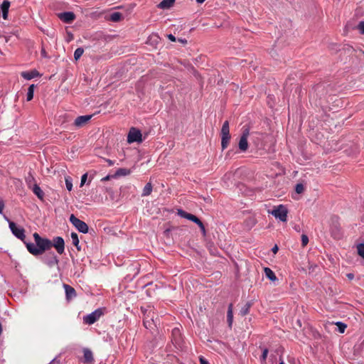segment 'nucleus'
<instances>
[{"mask_svg": "<svg viewBox=\"0 0 364 364\" xmlns=\"http://www.w3.org/2000/svg\"><path fill=\"white\" fill-rule=\"evenodd\" d=\"M33 236L35 243L24 242V244L28 251L33 256H40L53 247L52 241L49 239L41 237L37 232L33 233Z\"/></svg>", "mask_w": 364, "mask_h": 364, "instance_id": "f257e3e1", "label": "nucleus"}, {"mask_svg": "<svg viewBox=\"0 0 364 364\" xmlns=\"http://www.w3.org/2000/svg\"><path fill=\"white\" fill-rule=\"evenodd\" d=\"M107 312L105 307L98 308L90 314L83 317V322L85 324L92 325L98 321L101 316Z\"/></svg>", "mask_w": 364, "mask_h": 364, "instance_id": "f03ea898", "label": "nucleus"}, {"mask_svg": "<svg viewBox=\"0 0 364 364\" xmlns=\"http://www.w3.org/2000/svg\"><path fill=\"white\" fill-rule=\"evenodd\" d=\"M141 311L144 312V326L146 328H152L153 326H156V323L158 321V318L156 317L154 318L155 313L151 310L145 311H144V308L141 307Z\"/></svg>", "mask_w": 364, "mask_h": 364, "instance_id": "7ed1b4c3", "label": "nucleus"}, {"mask_svg": "<svg viewBox=\"0 0 364 364\" xmlns=\"http://www.w3.org/2000/svg\"><path fill=\"white\" fill-rule=\"evenodd\" d=\"M221 146L222 149H225L229 145L230 140V127L229 122H224L222 129H221Z\"/></svg>", "mask_w": 364, "mask_h": 364, "instance_id": "20e7f679", "label": "nucleus"}, {"mask_svg": "<svg viewBox=\"0 0 364 364\" xmlns=\"http://www.w3.org/2000/svg\"><path fill=\"white\" fill-rule=\"evenodd\" d=\"M9 222V228L12 232V234L18 239L21 240L22 242H26L25 240L26 239V235H25V230L21 226H18L14 222L9 220V219H6Z\"/></svg>", "mask_w": 364, "mask_h": 364, "instance_id": "39448f33", "label": "nucleus"}, {"mask_svg": "<svg viewBox=\"0 0 364 364\" xmlns=\"http://www.w3.org/2000/svg\"><path fill=\"white\" fill-rule=\"evenodd\" d=\"M41 260L50 268L58 266L59 263V259L54 252L46 253L41 257Z\"/></svg>", "mask_w": 364, "mask_h": 364, "instance_id": "423d86ee", "label": "nucleus"}, {"mask_svg": "<svg viewBox=\"0 0 364 364\" xmlns=\"http://www.w3.org/2000/svg\"><path fill=\"white\" fill-rule=\"evenodd\" d=\"M69 220L80 232L87 233L88 232V225L84 221L76 218L73 214L70 216Z\"/></svg>", "mask_w": 364, "mask_h": 364, "instance_id": "0eeeda50", "label": "nucleus"}, {"mask_svg": "<svg viewBox=\"0 0 364 364\" xmlns=\"http://www.w3.org/2000/svg\"><path fill=\"white\" fill-rule=\"evenodd\" d=\"M288 210L283 205H279L271 211V214L276 218H279L282 222H286L287 220Z\"/></svg>", "mask_w": 364, "mask_h": 364, "instance_id": "6e6552de", "label": "nucleus"}, {"mask_svg": "<svg viewBox=\"0 0 364 364\" xmlns=\"http://www.w3.org/2000/svg\"><path fill=\"white\" fill-rule=\"evenodd\" d=\"M143 139L141 131L136 128L132 127L128 133L127 142L129 144L134 142L141 143Z\"/></svg>", "mask_w": 364, "mask_h": 364, "instance_id": "1a4fd4ad", "label": "nucleus"}, {"mask_svg": "<svg viewBox=\"0 0 364 364\" xmlns=\"http://www.w3.org/2000/svg\"><path fill=\"white\" fill-rule=\"evenodd\" d=\"M249 134H250L249 129L248 128L244 129L242 131V134L240 138L239 143H238V147L242 152L246 151L248 149L249 145H248L247 138L249 136Z\"/></svg>", "mask_w": 364, "mask_h": 364, "instance_id": "9d476101", "label": "nucleus"}, {"mask_svg": "<svg viewBox=\"0 0 364 364\" xmlns=\"http://www.w3.org/2000/svg\"><path fill=\"white\" fill-rule=\"evenodd\" d=\"M92 114L79 116L74 120L73 126H74L76 129L82 128L88 123V122L92 119Z\"/></svg>", "mask_w": 364, "mask_h": 364, "instance_id": "9b49d317", "label": "nucleus"}, {"mask_svg": "<svg viewBox=\"0 0 364 364\" xmlns=\"http://www.w3.org/2000/svg\"><path fill=\"white\" fill-rule=\"evenodd\" d=\"M53 246L56 249L58 254L62 255L65 251V242L61 237H55L52 242Z\"/></svg>", "mask_w": 364, "mask_h": 364, "instance_id": "f8f14e48", "label": "nucleus"}, {"mask_svg": "<svg viewBox=\"0 0 364 364\" xmlns=\"http://www.w3.org/2000/svg\"><path fill=\"white\" fill-rule=\"evenodd\" d=\"M59 18L65 23H70L75 19V14L72 11H65L58 14Z\"/></svg>", "mask_w": 364, "mask_h": 364, "instance_id": "ddd939ff", "label": "nucleus"}, {"mask_svg": "<svg viewBox=\"0 0 364 364\" xmlns=\"http://www.w3.org/2000/svg\"><path fill=\"white\" fill-rule=\"evenodd\" d=\"M63 287L65 289V298L67 301H70L71 299L76 297V291L73 287L67 284H63Z\"/></svg>", "mask_w": 364, "mask_h": 364, "instance_id": "4468645a", "label": "nucleus"}, {"mask_svg": "<svg viewBox=\"0 0 364 364\" xmlns=\"http://www.w3.org/2000/svg\"><path fill=\"white\" fill-rule=\"evenodd\" d=\"M178 214L182 217V218H186L195 223H196L197 225L201 221L198 217H196V215H193V214H191V213H188L183 210H178Z\"/></svg>", "mask_w": 364, "mask_h": 364, "instance_id": "2eb2a0df", "label": "nucleus"}, {"mask_svg": "<svg viewBox=\"0 0 364 364\" xmlns=\"http://www.w3.org/2000/svg\"><path fill=\"white\" fill-rule=\"evenodd\" d=\"M93 360L92 352L88 348H85L83 350V363L90 364L92 363Z\"/></svg>", "mask_w": 364, "mask_h": 364, "instance_id": "dca6fc26", "label": "nucleus"}, {"mask_svg": "<svg viewBox=\"0 0 364 364\" xmlns=\"http://www.w3.org/2000/svg\"><path fill=\"white\" fill-rule=\"evenodd\" d=\"M9 6H10V1L8 0H4L1 5L2 17L4 19H6L8 17Z\"/></svg>", "mask_w": 364, "mask_h": 364, "instance_id": "f3484780", "label": "nucleus"}, {"mask_svg": "<svg viewBox=\"0 0 364 364\" xmlns=\"http://www.w3.org/2000/svg\"><path fill=\"white\" fill-rule=\"evenodd\" d=\"M39 73L36 70L31 71H25L21 73V76L25 80H30L37 76H38Z\"/></svg>", "mask_w": 364, "mask_h": 364, "instance_id": "a211bd4d", "label": "nucleus"}, {"mask_svg": "<svg viewBox=\"0 0 364 364\" xmlns=\"http://www.w3.org/2000/svg\"><path fill=\"white\" fill-rule=\"evenodd\" d=\"M101 227L105 233L111 235H114V229L111 224L105 222L101 225Z\"/></svg>", "mask_w": 364, "mask_h": 364, "instance_id": "6ab92c4d", "label": "nucleus"}, {"mask_svg": "<svg viewBox=\"0 0 364 364\" xmlns=\"http://www.w3.org/2000/svg\"><path fill=\"white\" fill-rule=\"evenodd\" d=\"M131 173V170L126 168H120L115 171V178L126 176Z\"/></svg>", "mask_w": 364, "mask_h": 364, "instance_id": "aec40b11", "label": "nucleus"}, {"mask_svg": "<svg viewBox=\"0 0 364 364\" xmlns=\"http://www.w3.org/2000/svg\"><path fill=\"white\" fill-rule=\"evenodd\" d=\"M32 191L33 193L41 200L43 199L44 193L38 184H34Z\"/></svg>", "mask_w": 364, "mask_h": 364, "instance_id": "412c9836", "label": "nucleus"}, {"mask_svg": "<svg viewBox=\"0 0 364 364\" xmlns=\"http://www.w3.org/2000/svg\"><path fill=\"white\" fill-rule=\"evenodd\" d=\"M264 272L265 276L272 282H274L277 279L274 272L269 267H264Z\"/></svg>", "mask_w": 364, "mask_h": 364, "instance_id": "4be33fe9", "label": "nucleus"}, {"mask_svg": "<svg viewBox=\"0 0 364 364\" xmlns=\"http://www.w3.org/2000/svg\"><path fill=\"white\" fill-rule=\"evenodd\" d=\"M128 15L129 13L127 11L123 10L122 11H115V22L123 20Z\"/></svg>", "mask_w": 364, "mask_h": 364, "instance_id": "5701e85b", "label": "nucleus"}, {"mask_svg": "<svg viewBox=\"0 0 364 364\" xmlns=\"http://www.w3.org/2000/svg\"><path fill=\"white\" fill-rule=\"evenodd\" d=\"M227 320H228L229 326L231 327L232 321H233V313H232V304H230L228 306V313H227Z\"/></svg>", "mask_w": 364, "mask_h": 364, "instance_id": "b1692460", "label": "nucleus"}, {"mask_svg": "<svg viewBox=\"0 0 364 364\" xmlns=\"http://www.w3.org/2000/svg\"><path fill=\"white\" fill-rule=\"evenodd\" d=\"M252 305L251 301H247L245 306L241 309L240 314L242 316H246L249 314L250 309Z\"/></svg>", "mask_w": 364, "mask_h": 364, "instance_id": "393cba45", "label": "nucleus"}, {"mask_svg": "<svg viewBox=\"0 0 364 364\" xmlns=\"http://www.w3.org/2000/svg\"><path fill=\"white\" fill-rule=\"evenodd\" d=\"M176 0H163L159 4V7L161 9H168L173 6Z\"/></svg>", "mask_w": 364, "mask_h": 364, "instance_id": "a878e982", "label": "nucleus"}, {"mask_svg": "<svg viewBox=\"0 0 364 364\" xmlns=\"http://www.w3.org/2000/svg\"><path fill=\"white\" fill-rule=\"evenodd\" d=\"M70 237L72 240L73 244L76 247L77 250H80V246L79 245V238L78 235L76 232H71Z\"/></svg>", "mask_w": 364, "mask_h": 364, "instance_id": "bb28decb", "label": "nucleus"}, {"mask_svg": "<svg viewBox=\"0 0 364 364\" xmlns=\"http://www.w3.org/2000/svg\"><path fill=\"white\" fill-rule=\"evenodd\" d=\"M34 89H35V85L32 84L29 85L26 94V100L31 101L33 98V93H34Z\"/></svg>", "mask_w": 364, "mask_h": 364, "instance_id": "cd10ccee", "label": "nucleus"}, {"mask_svg": "<svg viewBox=\"0 0 364 364\" xmlns=\"http://www.w3.org/2000/svg\"><path fill=\"white\" fill-rule=\"evenodd\" d=\"M152 191V185L151 183H147L143 189L142 196H147L151 194Z\"/></svg>", "mask_w": 364, "mask_h": 364, "instance_id": "c85d7f7f", "label": "nucleus"}, {"mask_svg": "<svg viewBox=\"0 0 364 364\" xmlns=\"http://www.w3.org/2000/svg\"><path fill=\"white\" fill-rule=\"evenodd\" d=\"M335 325L338 327V331L341 333H344L346 328H347L346 324L340 321L335 323Z\"/></svg>", "mask_w": 364, "mask_h": 364, "instance_id": "c756f323", "label": "nucleus"}, {"mask_svg": "<svg viewBox=\"0 0 364 364\" xmlns=\"http://www.w3.org/2000/svg\"><path fill=\"white\" fill-rule=\"evenodd\" d=\"M84 53V49L82 48H77L74 52V58L75 60H78L82 55Z\"/></svg>", "mask_w": 364, "mask_h": 364, "instance_id": "7c9ffc66", "label": "nucleus"}, {"mask_svg": "<svg viewBox=\"0 0 364 364\" xmlns=\"http://www.w3.org/2000/svg\"><path fill=\"white\" fill-rule=\"evenodd\" d=\"M358 254L364 259V244L360 243L357 246Z\"/></svg>", "mask_w": 364, "mask_h": 364, "instance_id": "2f4dec72", "label": "nucleus"}, {"mask_svg": "<svg viewBox=\"0 0 364 364\" xmlns=\"http://www.w3.org/2000/svg\"><path fill=\"white\" fill-rule=\"evenodd\" d=\"M304 191V187L303 186V184L301 183H298L296 185V187H295V191L300 194V193H302Z\"/></svg>", "mask_w": 364, "mask_h": 364, "instance_id": "473e14b6", "label": "nucleus"}, {"mask_svg": "<svg viewBox=\"0 0 364 364\" xmlns=\"http://www.w3.org/2000/svg\"><path fill=\"white\" fill-rule=\"evenodd\" d=\"M268 349L267 348H264L263 350H262V354L261 355V361L262 363H264L265 362L266 359H267V355H268Z\"/></svg>", "mask_w": 364, "mask_h": 364, "instance_id": "72a5a7b5", "label": "nucleus"}, {"mask_svg": "<svg viewBox=\"0 0 364 364\" xmlns=\"http://www.w3.org/2000/svg\"><path fill=\"white\" fill-rule=\"evenodd\" d=\"M309 242V237L307 235H301V245L303 247H305L307 245Z\"/></svg>", "mask_w": 364, "mask_h": 364, "instance_id": "f704fd0d", "label": "nucleus"}, {"mask_svg": "<svg viewBox=\"0 0 364 364\" xmlns=\"http://www.w3.org/2000/svg\"><path fill=\"white\" fill-rule=\"evenodd\" d=\"M65 186H66V188L68 189V191H70L73 188L72 181L68 178L65 179Z\"/></svg>", "mask_w": 364, "mask_h": 364, "instance_id": "c9c22d12", "label": "nucleus"}, {"mask_svg": "<svg viewBox=\"0 0 364 364\" xmlns=\"http://www.w3.org/2000/svg\"><path fill=\"white\" fill-rule=\"evenodd\" d=\"M357 28L361 34H364V21H360Z\"/></svg>", "mask_w": 364, "mask_h": 364, "instance_id": "e433bc0d", "label": "nucleus"}, {"mask_svg": "<svg viewBox=\"0 0 364 364\" xmlns=\"http://www.w3.org/2000/svg\"><path fill=\"white\" fill-rule=\"evenodd\" d=\"M198 225L199 226V228H200V230H201V232H202L203 235L204 236H205V235H206V230H205V226H204L203 223L200 221V222L198 224Z\"/></svg>", "mask_w": 364, "mask_h": 364, "instance_id": "4c0bfd02", "label": "nucleus"}, {"mask_svg": "<svg viewBox=\"0 0 364 364\" xmlns=\"http://www.w3.org/2000/svg\"><path fill=\"white\" fill-rule=\"evenodd\" d=\"M87 173H84L82 176L81 181H80V186H82L85 183L86 181H87Z\"/></svg>", "mask_w": 364, "mask_h": 364, "instance_id": "58836bf2", "label": "nucleus"}, {"mask_svg": "<svg viewBox=\"0 0 364 364\" xmlns=\"http://www.w3.org/2000/svg\"><path fill=\"white\" fill-rule=\"evenodd\" d=\"M200 364H209L208 361L203 356L199 358Z\"/></svg>", "mask_w": 364, "mask_h": 364, "instance_id": "ea45409f", "label": "nucleus"}, {"mask_svg": "<svg viewBox=\"0 0 364 364\" xmlns=\"http://www.w3.org/2000/svg\"><path fill=\"white\" fill-rule=\"evenodd\" d=\"M172 334H173V336L174 337H175V336H176L177 335H178V336H179V334H180V331H179V329H178V328H173V331H172Z\"/></svg>", "mask_w": 364, "mask_h": 364, "instance_id": "a19ab883", "label": "nucleus"}, {"mask_svg": "<svg viewBox=\"0 0 364 364\" xmlns=\"http://www.w3.org/2000/svg\"><path fill=\"white\" fill-rule=\"evenodd\" d=\"M4 208V202L1 198H0V213H2Z\"/></svg>", "mask_w": 364, "mask_h": 364, "instance_id": "79ce46f5", "label": "nucleus"}, {"mask_svg": "<svg viewBox=\"0 0 364 364\" xmlns=\"http://www.w3.org/2000/svg\"><path fill=\"white\" fill-rule=\"evenodd\" d=\"M112 178H114V175L108 174L105 177L102 178L101 181H106L109 180Z\"/></svg>", "mask_w": 364, "mask_h": 364, "instance_id": "37998d69", "label": "nucleus"}, {"mask_svg": "<svg viewBox=\"0 0 364 364\" xmlns=\"http://www.w3.org/2000/svg\"><path fill=\"white\" fill-rule=\"evenodd\" d=\"M167 37L172 42H175L176 41V37L172 34H168Z\"/></svg>", "mask_w": 364, "mask_h": 364, "instance_id": "c03bdc74", "label": "nucleus"}, {"mask_svg": "<svg viewBox=\"0 0 364 364\" xmlns=\"http://www.w3.org/2000/svg\"><path fill=\"white\" fill-rule=\"evenodd\" d=\"M278 250H279V248H278L277 245H274L273 247V248L272 249V251L273 252L274 254H276L278 252Z\"/></svg>", "mask_w": 364, "mask_h": 364, "instance_id": "a18cd8bd", "label": "nucleus"}, {"mask_svg": "<svg viewBox=\"0 0 364 364\" xmlns=\"http://www.w3.org/2000/svg\"><path fill=\"white\" fill-rule=\"evenodd\" d=\"M346 276L349 279H353L354 278V274L352 273H348Z\"/></svg>", "mask_w": 364, "mask_h": 364, "instance_id": "49530a36", "label": "nucleus"}, {"mask_svg": "<svg viewBox=\"0 0 364 364\" xmlns=\"http://www.w3.org/2000/svg\"><path fill=\"white\" fill-rule=\"evenodd\" d=\"M114 13L109 14V20L114 21Z\"/></svg>", "mask_w": 364, "mask_h": 364, "instance_id": "de8ad7c7", "label": "nucleus"}, {"mask_svg": "<svg viewBox=\"0 0 364 364\" xmlns=\"http://www.w3.org/2000/svg\"><path fill=\"white\" fill-rule=\"evenodd\" d=\"M178 41H180L182 43H187V40H186V39L180 38V39H178Z\"/></svg>", "mask_w": 364, "mask_h": 364, "instance_id": "09e8293b", "label": "nucleus"}, {"mask_svg": "<svg viewBox=\"0 0 364 364\" xmlns=\"http://www.w3.org/2000/svg\"><path fill=\"white\" fill-rule=\"evenodd\" d=\"M205 0H196L197 3L198 4H202L205 1Z\"/></svg>", "mask_w": 364, "mask_h": 364, "instance_id": "8fccbe9b", "label": "nucleus"}, {"mask_svg": "<svg viewBox=\"0 0 364 364\" xmlns=\"http://www.w3.org/2000/svg\"><path fill=\"white\" fill-rule=\"evenodd\" d=\"M41 53H42V55H43V56H45V54H46V51H45V50H43H43H42V51H41Z\"/></svg>", "mask_w": 364, "mask_h": 364, "instance_id": "3c124183", "label": "nucleus"}, {"mask_svg": "<svg viewBox=\"0 0 364 364\" xmlns=\"http://www.w3.org/2000/svg\"><path fill=\"white\" fill-rule=\"evenodd\" d=\"M107 161L109 162V165H112V164H113V163H112V161H111V160H108Z\"/></svg>", "mask_w": 364, "mask_h": 364, "instance_id": "603ef678", "label": "nucleus"}, {"mask_svg": "<svg viewBox=\"0 0 364 364\" xmlns=\"http://www.w3.org/2000/svg\"><path fill=\"white\" fill-rule=\"evenodd\" d=\"M115 9H122V8L120 6H115Z\"/></svg>", "mask_w": 364, "mask_h": 364, "instance_id": "864d4df0", "label": "nucleus"}, {"mask_svg": "<svg viewBox=\"0 0 364 364\" xmlns=\"http://www.w3.org/2000/svg\"><path fill=\"white\" fill-rule=\"evenodd\" d=\"M174 340H175V342L177 343H178L177 338H174Z\"/></svg>", "mask_w": 364, "mask_h": 364, "instance_id": "5fc2aeb1", "label": "nucleus"}, {"mask_svg": "<svg viewBox=\"0 0 364 364\" xmlns=\"http://www.w3.org/2000/svg\"><path fill=\"white\" fill-rule=\"evenodd\" d=\"M279 364H284V363L283 361H281Z\"/></svg>", "mask_w": 364, "mask_h": 364, "instance_id": "6e6d98bb", "label": "nucleus"}]
</instances>
